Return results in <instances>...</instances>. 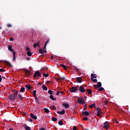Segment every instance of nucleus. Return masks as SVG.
<instances>
[{
  "mask_svg": "<svg viewBox=\"0 0 130 130\" xmlns=\"http://www.w3.org/2000/svg\"><path fill=\"white\" fill-rule=\"evenodd\" d=\"M39 52L40 53H41V54H44L46 52V50L45 49H40L39 50Z\"/></svg>",
  "mask_w": 130,
  "mask_h": 130,
  "instance_id": "7",
  "label": "nucleus"
},
{
  "mask_svg": "<svg viewBox=\"0 0 130 130\" xmlns=\"http://www.w3.org/2000/svg\"><path fill=\"white\" fill-rule=\"evenodd\" d=\"M0 89H1V86H0Z\"/></svg>",
  "mask_w": 130,
  "mask_h": 130,
  "instance_id": "60",
  "label": "nucleus"
},
{
  "mask_svg": "<svg viewBox=\"0 0 130 130\" xmlns=\"http://www.w3.org/2000/svg\"><path fill=\"white\" fill-rule=\"evenodd\" d=\"M73 130H77V126H74V127H73Z\"/></svg>",
  "mask_w": 130,
  "mask_h": 130,
  "instance_id": "48",
  "label": "nucleus"
},
{
  "mask_svg": "<svg viewBox=\"0 0 130 130\" xmlns=\"http://www.w3.org/2000/svg\"><path fill=\"white\" fill-rule=\"evenodd\" d=\"M44 110L46 113H49V110H48V109L45 108Z\"/></svg>",
  "mask_w": 130,
  "mask_h": 130,
  "instance_id": "23",
  "label": "nucleus"
},
{
  "mask_svg": "<svg viewBox=\"0 0 130 130\" xmlns=\"http://www.w3.org/2000/svg\"><path fill=\"white\" fill-rule=\"evenodd\" d=\"M104 90V88L103 87H100L99 89V91H103Z\"/></svg>",
  "mask_w": 130,
  "mask_h": 130,
  "instance_id": "37",
  "label": "nucleus"
},
{
  "mask_svg": "<svg viewBox=\"0 0 130 130\" xmlns=\"http://www.w3.org/2000/svg\"><path fill=\"white\" fill-rule=\"evenodd\" d=\"M61 79H63V78H61Z\"/></svg>",
  "mask_w": 130,
  "mask_h": 130,
  "instance_id": "59",
  "label": "nucleus"
},
{
  "mask_svg": "<svg viewBox=\"0 0 130 130\" xmlns=\"http://www.w3.org/2000/svg\"><path fill=\"white\" fill-rule=\"evenodd\" d=\"M79 88V86L76 87H73L72 88L70 89V91L71 93H75V92H77L78 91V88Z\"/></svg>",
  "mask_w": 130,
  "mask_h": 130,
  "instance_id": "1",
  "label": "nucleus"
},
{
  "mask_svg": "<svg viewBox=\"0 0 130 130\" xmlns=\"http://www.w3.org/2000/svg\"><path fill=\"white\" fill-rule=\"evenodd\" d=\"M83 120H88V117H84L83 118Z\"/></svg>",
  "mask_w": 130,
  "mask_h": 130,
  "instance_id": "44",
  "label": "nucleus"
},
{
  "mask_svg": "<svg viewBox=\"0 0 130 130\" xmlns=\"http://www.w3.org/2000/svg\"><path fill=\"white\" fill-rule=\"evenodd\" d=\"M27 54L28 56H31L32 55V54L31 53V52L30 51H27Z\"/></svg>",
  "mask_w": 130,
  "mask_h": 130,
  "instance_id": "32",
  "label": "nucleus"
},
{
  "mask_svg": "<svg viewBox=\"0 0 130 130\" xmlns=\"http://www.w3.org/2000/svg\"><path fill=\"white\" fill-rule=\"evenodd\" d=\"M77 80L78 81V83H82V77H77Z\"/></svg>",
  "mask_w": 130,
  "mask_h": 130,
  "instance_id": "18",
  "label": "nucleus"
},
{
  "mask_svg": "<svg viewBox=\"0 0 130 130\" xmlns=\"http://www.w3.org/2000/svg\"><path fill=\"white\" fill-rule=\"evenodd\" d=\"M18 90H16L15 92L13 94L15 96V98L17 97V96H18Z\"/></svg>",
  "mask_w": 130,
  "mask_h": 130,
  "instance_id": "27",
  "label": "nucleus"
},
{
  "mask_svg": "<svg viewBox=\"0 0 130 130\" xmlns=\"http://www.w3.org/2000/svg\"><path fill=\"white\" fill-rule=\"evenodd\" d=\"M43 76L47 78V77H48V74L43 73Z\"/></svg>",
  "mask_w": 130,
  "mask_h": 130,
  "instance_id": "36",
  "label": "nucleus"
},
{
  "mask_svg": "<svg viewBox=\"0 0 130 130\" xmlns=\"http://www.w3.org/2000/svg\"><path fill=\"white\" fill-rule=\"evenodd\" d=\"M40 130H45L44 128H42Z\"/></svg>",
  "mask_w": 130,
  "mask_h": 130,
  "instance_id": "54",
  "label": "nucleus"
},
{
  "mask_svg": "<svg viewBox=\"0 0 130 130\" xmlns=\"http://www.w3.org/2000/svg\"><path fill=\"white\" fill-rule=\"evenodd\" d=\"M115 122H116V123H119V122L118 121H117V120L115 119Z\"/></svg>",
  "mask_w": 130,
  "mask_h": 130,
  "instance_id": "50",
  "label": "nucleus"
},
{
  "mask_svg": "<svg viewBox=\"0 0 130 130\" xmlns=\"http://www.w3.org/2000/svg\"><path fill=\"white\" fill-rule=\"evenodd\" d=\"M30 117H31V118H32V119H37V116L35 115L34 114L30 113Z\"/></svg>",
  "mask_w": 130,
  "mask_h": 130,
  "instance_id": "11",
  "label": "nucleus"
},
{
  "mask_svg": "<svg viewBox=\"0 0 130 130\" xmlns=\"http://www.w3.org/2000/svg\"><path fill=\"white\" fill-rule=\"evenodd\" d=\"M7 27L8 28H11V27H12V25L10 24H7Z\"/></svg>",
  "mask_w": 130,
  "mask_h": 130,
  "instance_id": "42",
  "label": "nucleus"
},
{
  "mask_svg": "<svg viewBox=\"0 0 130 130\" xmlns=\"http://www.w3.org/2000/svg\"><path fill=\"white\" fill-rule=\"evenodd\" d=\"M29 59H30V58H27V59H26L27 60H29Z\"/></svg>",
  "mask_w": 130,
  "mask_h": 130,
  "instance_id": "55",
  "label": "nucleus"
},
{
  "mask_svg": "<svg viewBox=\"0 0 130 130\" xmlns=\"http://www.w3.org/2000/svg\"><path fill=\"white\" fill-rule=\"evenodd\" d=\"M9 99L11 101L16 100V97L14 94H10L9 96Z\"/></svg>",
  "mask_w": 130,
  "mask_h": 130,
  "instance_id": "5",
  "label": "nucleus"
},
{
  "mask_svg": "<svg viewBox=\"0 0 130 130\" xmlns=\"http://www.w3.org/2000/svg\"><path fill=\"white\" fill-rule=\"evenodd\" d=\"M91 79H96L97 78V76H95V74L92 73L91 74Z\"/></svg>",
  "mask_w": 130,
  "mask_h": 130,
  "instance_id": "21",
  "label": "nucleus"
},
{
  "mask_svg": "<svg viewBox=\"0 0 130 130\" xmlns=\"http://www.w3.org/2000/svg\"><path fill=\"white\" fill-rule=\"evenodd\" d=\"M25 88H26L27 89H28V90H31V85H29V84H26L25 85Z\"/></svg>",
  "mask_w": 130,
  "mask_h": 130,
  "instance_id": "19",
  "label": "nucleus"
},
{
  "mask_svg": "<svg viewBox=\"0 0 130 130\" xmlns=\"http://www.w3.org/2000/svg\"><path fill=\"white\" fill-rule=\"evenodd\" d=\"M102 86V84L101 83V82H99L98 83L97 85H94L93 87L94 88H97V87H98V88H100V87H101Z\"/></svg>",
  "mask_w": 130,
  "mask_h": 130,
  "instance_id": "8",
  "label": "nucleus"
},
{
  "mask_svg": "<svg viewBox=\"0 0 130 130\" xmlns=\"http://www.w3.org/2000/svg\"><path fill=\"white\" fill-rule=\"evenodd\" d=\"M32 93H33L34 97H36V90H34L32 91Z\"/></svg>",
  "mask_w": 130,
  "mask_h": 130,
  "instance_id": "34",
  "label": "nucleus"
},
{
  "mask_svg": "<svg viewBox=\"0 0 130 130\" xmlns=\"http://www.w3.org/2000/svg\"><path fill=\"white\" fill-rule=\"evenodd\" d=\"M9 130H14V129H13L12 128H10L9 129Z\"/></svg>",
  "mask_w": 130,
  "mask_h": 130,
  "instance_id": "56",
  "label": "nucleus"
},
{
  "mask_svg": "<svg viewBox=\"0 0 130 130\" xmlns=\"http://www.w3.org/2000/svg\"><path fill=\"white\" fill-rule=\"evenodd\" d=\"M63 93V91H59L57 92L56 95L57 96H58V95H59V94H62Z\"/></svg>",
  "mask_w": 130,
  "mask_h": 130,
  "instance_id": "24",
  "label": "nucleus"
},
{
  "mask_svg": "<svg viewBox=\"0 0 130 130\" xmlns=\"http://www.w3.org/2000/svg\"><path fill=\"white\" fill-rule=\"evenodd\" d=\"M104 128H105V129H107L108 128H109V124H108V121H106L104 123Z\"/></svg>",
  "mask_w": 130,
  "mask_h": 130,
  "instance_id": "6",
  "label": "nucleus"
},
{
  "mask_svg": "<svg viewBox=\"0 0 130 130\" xmlns=\"http://www.w3.org/2000/svg\"><path fill=\"white\" fill-rule=\"evenodd\" d=\"M23 91H25V88H24V87L21 88H20V92H21V93H22V92H23Z\"/></svg>",
  "mask_w": 130,
  "mask_h": 130,
  "instance_id": "35",
  "label": "nucleus"
},
{
  "mask_svg": "<svg viewBox=\"0 0 130 130\" xmlns=\"http://www.w3.org/2000/svg\"><path fill=\"white\" fill-rule=\"evenodd\" d=\"M58 114H64L66 113V111L64 110H62L61 111H58L57 112Z\"/></svg>",
  "mask_w": 130,
  "mask_h": 130,
  "instance_id": "13",
  "label": "nucleus"
},
{
  "mask_svg": "<svg viewBox=\"0 0 130 130\" xmlns=\"http://www.w3.org/2000/svg\"><path fill=\"white\" fill-rule=\"evenodd\" d=\"M105 105H107L108 104V101H106L105 102Z\"/></svg>",
  "mask_w": 130,
  "mask_h": 130,
  "instance_id": "47",
  "label": "nucleus"
},
{
  "mask_svg": "<svg viewBox=\"0 0 130 130\" xmlns=\"http://www.w3.org/2000/svg\"><path fill=\"white\" fill-rule=\"evenodd\" d=\"M13 60L16 61V52H13Z\"/></svg>",
  "mask_w": 130,
  "mask_h": 130,
  "instance_id": "12",
  "label": "nucleus"
},
{
  "mask_svg": "<svg viewBox=\"0 0 130 130\" xmlns=\"http://www.w3.org/2000/svg\"><path fill=\"white\" fill-rule=\"evenodd\" d=\"M87 92L88 93L89 95L92 94V90L91 89H88L87 90Z\"/></svg>",
  "mask_w": 130,
  "mask_h": 130,
  "instance_id": "28",
  "label": "nucleus"
},
{
  "mask_svg": "<svg viewBox=\"0 0 130 130\" xmlns=\"http://www.w3.org/2000/svg\"><path fill=\"white\" fill-rule=\"evenodd\" d=\"M10 41H13L14 39L13 38H10Z\"/></svg>",
  "mask_w": 130,
  "mask_h": 130,
  "instance_id": "49",
  "label": "nucleus"
},
{
  "mask_svg": "<svg viewBox=\"0 0 130 130\" xmlns=\"http://www.w3.org/2000/svg\"><path fill=\"white\" fill-rule=\"evenodd\" d=\"M29 121H30V122H32V121H33V119H29Z\"/></svg>",
  "mask_w": 130,
  "mask_h": 130,
  "instance_id": "52",
  "label": "nucleus"
},
{
  "mask_svg": "<svg viewBox=\"0 0 130 130\" xmlns=\"http://www.w3.org/2000/svg\"><path fill=\"white\" fill-rule=\"evenodd\" d=\"M56 120H57V118H56L55 117H52V121H56Z\"/></svg>",
  "mask_w": 130,
  "mask_h": 130,
  "instance_id": "25",
  "label": "nucleus"
},
{
  "mask_svg": "<svg viewBox=\"0 0 130 130\" xmlns=\"http://www.w3.org/2000/svg\"><path fill=\"white\" fill-rule=\"evenodd\" d=\"M24 128L25 130H31V128L26 124L24 125Z\"/></svg>",
  "mask_w": 130,
  "mask_h": 130,
  "instance_id": "16",
  "label": "nucleus"
},
{
  "mask_svg": "<svg viewBox=\"0 0 130 130\" xmlns=\"http://www.w3.org/2000/svg\"><path fill=\"white\" fill-rule=\"evenodd\" d=\"M18 98H19V99H20V100H22L23 98L22 97V95H21V94H20V93L18 94Z\"/></svg>",
  "mask_w": 130,
  "mask_h": 130,
  "instance_id": "26",
  "label": "nucleus"
},
{
  "mask_svg": "<svg viewBox=\"0 0 130 130\" xmlns=\"http://www.w3.org/2000/svg\"><path fill=\"white\" fill-rule=\"evenodd\" d=\"M96 111H97L98 116H101V114H102V111H101V109H100V108H97Z\"/></svg>",
  "mask_w": 130,
  "mask_h": 130,
  "instance_id": "3",
  "label": "nucleus"
},
{
  "mask_svg": "<svg viewBox=\"0 0 130 130\" xmlns=\"http://www.w3.org/2000/svg\"><path fill=\"white\" fill-rule=\"evenodd\" d=\"M35 101L36 103H38L39 102V101H38V98H37V97L36 98Z\"/></svg>",
  "mask_w": 130,
  "mask_h": 130,
  "instance_id": "38",
  "label": "nucleus"
},
{
  "mask_svg": "<svg viewBox=\"0 0 130 130\" xmlns=\"http://www.w3.org/2000/svg\"><path fill=\"white\" fill-rule=\"evenodd\" d=\"M53 92H54V91H52L50 90H48V93L50 94V95H52L53 94Z\"/></svg>",
  "mask_w": 130,
  "mask_h": 130,
  "instance_id": "31",
  "label": "nucleus"
},
{
  "mask_svg": "<svg viewBox=\"0 0 130 130\" xmlns=\"http://www.w3.org/2000/svg\"><path fill=\"white\" fill-rule=\"evenodd\" d=\"M0 72H6V70L4 69H0Z\"/></svg>",
  "mask_w": 130,
  "mask_h": 130,
  "instance_id": "40",
  "label": "nucleus"
},
{
  "mask_svg": "<svg viewBox=\"0 0 130 130\" xmlns=\"http://www.w3.org/2000/svg\"><path fill=\"white\" fill-rule=\"evenodd\" d=\"M62 105L64 107V108H66V109H68V108H69V107L70 106V105H69L67 103H63Z\"/></svg>",
  "mask_w": 130,
  "mask_h": 130,
  "instance_id": "10",
  "label": "nucleus"
},
{
  "mask_svg": "<svg viewBox=\"0 0 130 130\" xmlns=\"http://www.w3.org/2000/svg\"><path fill=\"white\" fill-rule=\"evenodd\" d=\"M40 76H41V73L39 71H37L34 74V78H36V77H40Z\"/></svg>",
  "mask_w": 130,
  "mask_h": 130,
  "instance_id": "4",
  "label": "nucleus"
},
{
  "mask_svg": "<svg viewBox=\"0 0 130 130\" xmlns=\"http://www.w3.org/2000/svg\"><path fill=\"white\" fill-rule=\"evenodd\" d=\"M26 51H30V48H26Z\"/></svg>",
  "mask_w": 130,
  "mask_h": 130,
  "instance_id": "45",
  "label": "nucleus"
},
{
  "mask_svg": "<svg viewBox=\"0 0 130 130\" xmlns=\"http://www.w3.org/2000/svg\"><path fill=\"white\" fill-rule=\"evenodd\" d=\"M79 90L80 91V92H81V93H84L85 92V89L83 86H80L79 87Z\"/></svg>",
  "mask_w": 130,
  "mask_h": 130,
  "instance_id": "9",
  "label": "nucleus"
},
{
  "mask_svg": "<svg viewBox=\"0 0 130 130\" xmlns=\"http://www.w3.org/2000/svg\"><path fill=\"white\" fill-rule=\"evenodd\" d=\"M77 102L80 103V104H85V101H84V98H77Z\"/></svg>",
  "mask_w": 130,
  "mask_h": 130,
  "instance_id": "2",
  "label": "nucleus"
},
{
  "mask_svg": "<svg viewBox=\"0 0 130 130\" xmlns=\"http://www.w3.org/2000/svg\"><path fill=\"white\" fill-rule=\"evenodd\" d=\"M82 114H83V115H86L87 116H88V115H89V112L88 111H82Z\"/></svg>",
  "mask_w": 130,
  "mask_h": 130,
  "instance_id": "15",
  "label": "nucleus"
},
{
  "mask_svg": "<svg viewBox=\"0 0 130 130\" xmlns=\"http://www.w3.org/2000/svg\"><path fill=\"white\" fill-rule=\"evenodd\" d=\"M0 29H2V27H0Z\"/></svg>",
  "mask_w": 130,
  "mask_h": 130,
  "instance_id": "58",
  "label": "nucleus"
},
{
  "mask_svg": "<svg viewBox=\"0 0 130 130\" xmlns=\"http://www.w3.org/2000/svg\"><path fill=\"white\" fill-rule=\"evenodd\" d=\"M42 88H43V89L45 91H47V87L45 85H43L42 86Z\"/></svg>",
  "mask_w": 130,
  "mask_h": 130,
  "instance_id": "22",
  "label": "nucleus"
},
{
  "mask_svg": "<svg viewBox=\"0 0 130 130\" xmlns=\"http://www.w3.org/2000/svg\"><path fill=\"white\" fill-rule=\"evenodd\" d=\"M52 109H53V110H56V108H55V106H52Z\"/></svg>",
  "mask_w": 130,
  "mask_h": 130,
  "instance_id": "43",
  "label": "nucleus"
},
{
  "mask_svg": "<svg viewBox=\"0 0 130 130\" xmlns=\"http://www.w3.org/2000/svg\"><path fill=\"white\" fill-rule=\"evenodd\" d=\"M91 80L93 83H96L97 82V79L91 78Z\"/></svg>",
  "mask_w": 130,
  "mask_h": 130,
  "instance_id": "33",
  "label": "nucleus"
},
{
  "mask_svg": "<svg viewBox=\"0 0 130 130\" xmlns=\"http://www.w3.org/2000/svg\"><path fill=\"white\" fill-rule=\"evenodd\" d=\"M58 124L59 125H62V124H63V122H62V120H60L58 122Z\"/></svg>",
  "mask_w": 130,
  "mask_h": 130,
  "instance_id": "30",
  "label": "nucleus"
},
{
  "mask_svg": "<svg viewBox=\"0 0 130 130\" xmlns=\"http://www.w3.org/2000/svg\"><path fill=\"white\" fill-rule=\"evenodd\" d=\"M61 67H62V68H63L64 70H66L67 66H66L65 65H62Z\"/></svg>",
  "mask_w": 130,
  "mask_h": 130,
  "instance_id": "39",
  "label": "nucleus"
},
{
  "mask_svg": "<svg viewBox=\"0 0 130 130\" xmlns=\"http://www.w3.org/2000/svg\"><path fill=\"white\" fill-rule=\"evenodd\" d=\"M95 104H92L89 106L90 108H93V107H95Z\"/></svg>",
  "mask_w": 130,
  "mask_h": 130,
  "instance_id": "29",
  "label": "nucleus"
},
{
  "mask_svg": "<svg viewBox=\"0 0 130 130\" xmlns=\"http://www.w3.org/2000/svg\"><path fill=\"white\" fill-rule=\"evenodd\" d=\"M40 44V41H39L37 43L34 44V48H36V47H37V46H39Z\"/></svg>",
  "mask_w": 130,
  "mask_h": 130,
  "instance_id": "14",
  "label": "nucleus"
},
{
  "mask_svg": "<svg viewBox=\"0 0 130 130\" xmlns=\"http://www.w3.org/2000/svg\"><path fill=\"white\" fill-rule=\"evenodd\" d=\"M25 71L26 74H30V72H29V70H25Z\"/></svg>",
  "mask_w": 130,
  "mask_h": 130,
  "instance_id": "41",
  "label": "nucleus"
},
{
  "mask_svg": "<svg viewBox=\"0 0 130 130\" xmlns=\"http://www.w3.org/2000/svg\"><path fill=\"white\" fill-rule=\"evenodd\" d=\"M46 46H45H45L43 47V49H46Z\"/></svg>",
  "mask_w": 130,
  "mask_h": 130,
  "instance_id": "53",
  "label": "nucleus"
},
{
  "mask_svg": "<svg viewBox=\"0 0 130 130\" xmlns=\"http://www.w3.org/2000/svg\"><path fill=\"white\" fill-rule=\"evenodd\" d=\"M8 50H9V51H11V52H14V50L12 48V46H8Z\"/></svg>",
  "mask_w": 130,
  "mask_h": 130,
  "instance_id": "17",
  "label": "nucleus"
},
{
  "mask_svg": "<svg viewBox=\"0 0 130 130\" xmlns=\"http://www.w3.org/2000/svg\"><path fill=\"white\" fill-rule=\"evenodd\" d=\"M50 99H51V100H53V101H55V100H56V99L54 98V97L52 95H50Z\"/></svg>",
  "mask_w": 130,
  "mask_h": 130,
  "instance_id": "20",
  "label": "nucleus"
},
{
  "mask_svg": "<svg viewBox=\"0 0 130 130\" xmlns=\"http://www.w3.org/2000/svg\"><path fill=\"white\" fill-rule=\"evenodd\" d=\"M49 42V41L47 40L46 43H45V46H46V45H47V43H48Z\"/></svg>",
  "mask_w": 130,
  "mask_h": 130,
  "instance_id": "46",
  "label": "nucleus"
},
{
  "mask_svg": "<svg viewBox=\"0 0 130 130\" xmlns=\"http://www.w3.org/2000/svg\"><path fill=\"white\" fill-rule=\"evenodd\" d=\"M38 84H39V85H41V83H39Z\"/></svg>",
  "mask_w": 130,
  "mask_h": 130,
  "instance_id": "57",
  "label": "nucleus"
},
{
  "mask_svg": "<svg viewBox=\"0 0 130 130\" xmlns=\"http://www.w3.org/2000/svg\"><path fill=\"white\" fill-rule=\"evenodd\" d=\"M2 75H0V83L2 82Z\"/></svg>",
  "mask_w": 130,
  "mask_h": 130,
  "instance_id": "51",
  "label": "nucleus"
}]
</instances>
